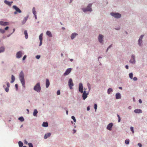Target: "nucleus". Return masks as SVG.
<instances>
[{
    "label": "nucleus",
    "instance_id": "13d9d810",
    "mask_svg": "<svg viewBox=\"0 0 147 147\" xmlns=\"http://www.w3.org/2000/svg\"><path fill=\"white\" fill-rule=\"evenodd\" d=\"M115 29L116 30H119L120 29V28H115Z\"/></svg>",
    "mask_w": 147,
    "mask_h": 147
},
{
    "label": "nucleus",
    "instance_id": "5701e85b",
    "mask_svg": "<svg viewBox=\"0 0 147 147\" xmlns=\"http://www.w3.org/2000/svg\"><path fill=\"white\" fill-rule=\"evenodd\" d=\"M50 85V82L48 79H47L46 80V88H47L49 87Z\"/></svg>",
    "mask_w": 147,
    "mask_h": 147
},
{
    "label": "nucleus",
    "instance_id": "c85d7f7f",
    "mask_svg": "<svg viewBox=\"0 0 147 147\" xmlns=\"http://www.w3.org/2000/svg\"><path fill=\"white\" fill-rule=\"evenodd\" d=\"M38 113V111L36 109H35L33 112V115L34 116H36V115Z\"/></svg>",
    "mask_w": 147,
    "mask_h": 147
},
{
    "label": "nucleus",
    "instance_id": "bb28decb",
    "mask_svg": "<svg viewBox=\"0 0 147 147\" xmlns=\"http://www.w3.org/2000/svg\"><path fill=\"white\" fill-rule=\"evenodd\" d=\"M42 126L44 127H47L48 126V123L47 122H44L42 124Z\"/></svg>",
    "mask_w": 147,
    "mask_h": 147
},
{
    "label": "nucleus",
    "instance_id": "f03ea898",
    "mask_svg": "<svg viewBox=\"0 0 147 147\" xmlns=\"http://www.w3.org/2000/svg\"><path fill=\"white\" fill-rule=\"evenodd\" d=\"M110 15L114 18L119 19L121 17V15L118 12H111L110 13Z\"/></svg>",
    "mask_w": 147,
    "mask_h": 147
},
{
    "label": "nucleus",
    "instance_id": "3c124183",
    "mask_svg": "<svg viewBox=\"0 0 147 147\" xmlns=\"http://www.w3.org/2000/svg\"><path fill=\"white\" fill-rule=\"evenodd\" d=\"M137 79H138L136 77H134L133 78V80L134 81H136V80H137Z\"/></svg>",
    "mask_w": 147,
    "mask_h": 147
},
{
    "label": "nucleus",
    "instance_id": "4468645a",
    "mask_svg": "<svg viewBox=\"0 0 147 147\" xmlns=\"http://www.w3.org/2000/svg\"><path fill=\"white\" fill-rule=\"evenodd\" d=\"M4 3H5L7 5L9 6H11V5L12 3H13V1H11L9 2V1H8L7 0H5L4 1Z\"/></svg>",
    "mask_w": 147,
    "mask_h": 147
},
{
    "label": "nucleus",
    "instance_id": "69168bd1",
    "mask_svg": "<svg viewBox=\"0 0 147 147\" xmlns=\"http://www.w3.org/2000/svg\"><path fill=\"white\" fill-rule=\"evenodd\" d=\"M71 61H73V59H69Z\"/></svg>",
    "mask_w": 147,
    "mask_h": 147
},
{
    "label": "nucleus",
    "instance_id": "1a4fd4ad",
    "mask_svg": "<svg viewBox=\"0 0 147 147\" xmlns=\"http://www.w3.org/2000/svg\"><path fill=\"white\" fill-rule=\"evenodd\" d=\"M22 51H20L17 53L16 54V57L18 59H19L22 56Z\"/></svg>",
    "mask_w": 147,
    "mask_h": 147
},
{
    "label": "nucleus",
    "instance_id": "37998d69",
    "mask_svg": "<svg viewBox=\"0 0 147 147\" xmlns=\"http://www.w3.org/2000/svg\"><path fill=\"white\" fill-rule=\"evenodd\" d=\"M40 55H37L36 56V58L37 59H40Z\"/></svg>",
    "mask_w": 147,
    "mask_h": 147
},
{
    "label": "nucleus",
    "instance_id": "774afa93",
    "mask_svg": "<svg viewBox=\"0 0 147 147\" xmlns=\"http://www.w3.org/2000/svg\"><path fill=\"white\" fill-rule=\"evenodd\" d=\"M73 131H74V133H75L76 132V130H75V129H74L73 130Z\"/></svg>",
    "mask_w": 147,
    "mask_h": 147
},
{
    "label": "nucleus",
    "instance_id": "603ef678",
    "mask_svg": "<svg viewBox=\"0 0 147 147\" xmlns=\"http://www.w3.org/2000/svg\"><path fill=\"white\" fill-rule=\"evenodd\" d=\"M9 28V27L8 26H6L5 28V30H7Z\"/></svg>",
    "mask_w": 147,
    "mask_h": 147
},
{
    "label": "nucleus",
    "instance_id": "a211bd4d",
    "mask_svg": "<svg viewBox=\"0 0 147 147\" xmlns=\"http://www.w3.org/2000/svg\"><path fill=\"white\" fill-rule=\"evenodd\" d=\"M113 124L112 123H110L107 126V129L110 131L111 130V128L113 126Z\"/></svg>",
    "mask_w": 147,
    "mask_h": 147
},
{
    "label": "nucleus",
    "instance_id": "e2e57ef3",
    "mask_svg": "<svg viewBox=\"0 0 147 147\" xmlns=\"http://www.w3.org/2000/svg\"><path fill=\"white\" fill-rule=\"evenodd\" d=\"M128 109H131V106H129V107H128Z\"/></svg>",
    "mask_w": 147,
    "mask_h": 147
},
{
    "label": "nucleus",
    "instance_id": "6ab92c4d",
    "mask_svg": "<svg viewBox=\"0 0 147 147\" xmlns=\"http://www.w3.org/2000/svg\"><path fill=\"white\" fill-rule=\"evenodd\" d=\"M116 98L117 99L121 98V95L120 93H117L116 94Z\"/></svg>",
    "mask_w": 147,
    "mask_h": 147
},
{
    "label": "nucleus",
    "instance_id": "dca6fc26",
    "mask_svg": "<svg viewBox=\"0 0 147 147\" xmlns=\"http://www.w3.org/2000/svg\"><path fill=\"white\" fill-rule=\"evenodd\" d=\"M71 68H68L66 70L65 73L64 74V76H66L68 74L71 72Z\"/></svg>",
    "mask_w": 147,
    "mask_h": 147
},
{
    "label": "nucleus",
    "instance_id": "052dcab7",
    "mask_svg": "<svg viewBox=\"0 0 147 147\" xmlns=\"http://www.w3.org/2000/svg\"><path fill=\"white\" fill-rule=\"evenodd\" d=\"M125 68L127 69H128V66L127 65H126L125 66Z\"/></svg>",
    "mask_w": 147,
    "mask_h": 147
},
{
    "label": "nucleus",
    "instance_id": "09e8293b",
    "mask_svg": "<svg viewBox=\"0 0 147 147\" xmlns=\"http://www.w3.org/2000/svg\"><path fill=\"white\" fill-rule=\"evenodd\" d=\"M24 142L25 144H28V142L26 140L24 141Z\"/></svg>",
    "mask_w": 147,
    "mask_h": 147
},
{
    "label": "nucleus",
    "instance_id": "4d7b16f0",
    "mask_svg": "<svg viewBox=\"0 0 147 147\" xmlns=\"http://www.w3.org/2000/svg\"><path fill=\"white\" fill-rule=\"evenodd\" d=\"M12 33H11L10 34H9L7 36V37H9L10 36V35L12 34Z\"/></svg>",
    "mask_w": 147,
    "mask_h": 147
},
{
    "label": "nucleus",
    "instance_id": "aec40b11",
    "mask_svg": "<svg viewBox=\"0 0 147 147\" xmlns=\"http://www.w3.org/2000/svg\"><path fill=\"white\" fill-rule=\"evenodd\" d=\"M46 34L49 37H52V35L50 31H47L46 32Z\"/></svg>",
    "mask_w": 147,
    "mask_h": 147
},
{
    "label": "nucleus",
    "instance_id": "412c9836",
    "mask_svg": "<svg viewBox=\"0 0 147 147\" xmlns=\"http://www.w3.org/2000/svg\"><path fill=\"white\" fill-rule=\"evenodd\" d=\"M5 48L3 46H1L0 47V53L4 52L5 51Z\"/></svg>",
    "mask_w": 147,
    "mask_h": 147
},
{
    "label": "nucleus",
    "instance_id": "2eb2a0df",
    "mask_svg": "<svg viewBox=\"0 0 147 147\" xmlns=\"http://www.w3.org/2000/svg\"><path fill=\"white\" fill-rule=\"evenodd\" d=\"M83 93L82 94V97L84 100H85L87 97V95L88 93H86V92L85 91H84Z\"/></svg>",
    "mask_w": 147,
    "mask_h": 147
},
{
    "label": "nucleus",
    "instance_id": "6e6d98bb",
    "mask_svg": "<svg viewBox=\"0 0 147 147\" xmlns=\"http://www.w3.org/2000/svg\"><path fill=\"white\" fill-rule=\"evenodd\" d=\"M139 102L140 103H142V101L141 99H139Z\"/></svg>",
    "mask_w": 147,
    "mask_h": 147
},
{
    "label": "nucleus",
    "instance_id": "864d4df0",
    "mask_svg": "<svg viewBox=\"0 0 147 147\" xmlns=\"http://www.w3.org/2000/svg\"><path fill=\"white\" fill-rule=\"evenodd\" d=\"M138 145L139 146V147H142V145L140 143H138Z\"/></svg>",
    "mask_w": 147,
    "mask_h": 147
},
{
    "label": "nucleus",
    "instance_id": "c03bdc74",
    "mask_svg": "<svg viewBox=\"0 0 147 147\" xmlns=\"http://www.w3.org/2000/svg\"><path fill=\"white\" fill-rule=\"evenodd\" d=\"M27 57V56L26 55H25L23 57V58H22V60H24L25 59H26V58Z\"/></svg>",
    "mask_w": 147,
    "mask_h": 147
},
{
    "label": "nucleus",
    "instance_id": "473e14b6",
    "mask_svg": "<svg viewBox=\"0 0 147 147\" xmlns=\"http://www.w3.org/2000/svg\"><path fill=\"white\" fill-rule=\"evenodd\" d=\"M18 119H19V120L20 121H21V122L23 121L24 120V119L23 117H20L18 118Z\"/></svg>",
    "mask_w": 147,
    "mask_h": 147
},
{
    "label": "nucleus",
    "instance_id": "c756f323",
    "mask_svg": "<svg viewBox=\"0 0 147 147\" xmlns=\"http://www.w3.org/2000/svg\"><path fill=\"white\" fill-rule=\"evenodd\" d=\"M43 34H41L39 36V38L40 40H42Z\"/></svg>",
    "mask_w": 147,
    "mask_h": 147
},
{
    "label": "nucleus",
    "instance_id": "a19ab883",
    "mask_svg": "<svg viewBox=\"0 0 147 147\" xmlns=\"http://www.w3.org/2000/svg\"><path fill=\"white\" fill-rule=\"evenodd\" d=\"M130 129L132 131V133H134V128L133 127H130Z\"/></svg>",
    "mask_w": 147,
    "mask_h": 147
},
{
    "label": "nucleus",
    "instance_id": "ddd939ff",
    "mask_svg": "<svg viewBox=\"0 0 147 147\" xmlns=\"http://www.w3.org/2000/svg\"><path fill=\"white\" fill-rule=\"evenodd\" d=\"M0 25L3 26H5L9 25V23L8 22L0 21Z\"/></svg>",
    "mask_w": 147,
    "mask_h": 147
},
{
    "label": "nucleus",
    "instance_id": "72a5a7b5",
    "mask_svg": "<svg viewBox=\"0 0 147 147\" xmlns=\"http://www.w3.org/2000/svg\"><path fill=\"white\" fill-rule=\"evenodd\" d=\"M129 78L131 79H132L133 78V74L132 73H129Z\"/></svg>",
    "mask_w": 147,
    "mask_h": 147
},
{
    "label": "nucleus",
    "instance_id": "ea45409f",
    "mask_svg": "<svg viewBox=\"0 0 147 147\" xmlns=\"http://www.w3.org/2000/svg\"><path fill=\"white\" fill-rule=\"evenodd\" d=\"M117 116L118 118V122H119L120 121V120H121V118H120V117L119 115L118 114L117 115Z\"/></svg>",
    "mask_w": 147,
    "mask_h": 147
},
{
    "label": "nucleus",
    "instance_id": "c9c22d12",
    "mask_svg": "<svg viewBox=\"0 0 147 147\" xmlns=\"http://www.w3.org/2000/svg\"><path fill=\"white\" fill-rule=\"evenodd\" d=\"M129 140H126L125 141V143L126 144H128L129 143Z\"/></svg>",
    "mask_w": 147,
    "mask_h": 147
},
{
    "label": "nucleus",
    "instance_id": "4c0bfd02",
    "mask_svg": "<svg viewBox=\"0 0 147 147\" xmlns=\"http://www.w3.org/2000/svg\"><path fill=\"white\" fill-rule=\"evenodd\" d=\"M28 145L29 147H33V146L32 144V143H29L28 144Z\"/></svg>",
    "mask_w": 147,
    "mask_h": 147
},
{
    "label": "nucleus",
    "instance_id": "79ce46f5",
    "mask_svg": "<svg viewBox=\"0 0 147 147\" xmlns=\"http://www.w3.org/2000/svg\"><path fill=\"white\" fill-rule=\"evenodd\" d=\"M94 109L95 110V111H96V109L97 108V105L96 104H95L94 105Z\"/></svg>",
    "mask_w": 147,
    "mask_h": 147
},
{
    "label": "nucleus",
    "instance_id": "49530a36",
    "mask_svg": "<svg viewBox=\"0 0 147 147\" xmlns=\"http://www.w3.org/2000/svg\"><path fill=\"white\" fill-rule=\"evenodd\" d=\"M40 43H39V46H41L42 45V40H40Z\"/></svg>",
    "mask_w": 147,
    "mask_h": 147
},
{
    "label": "nucleus",
    "instance_id": "4be33fe9",
    "mask_svg": "<svg viewBox=\"0 0 147 147\" xmlns=\"http://www.w3.org/2000/svg\"><path fill=\"white\" fill-rule=\"evenodd\" d=\"M51 135V133H49L45 134L44 136V138L45 139H47V138L50 136Z\"/></svg>",
    "mask_w": 147,
    "mask_h": 147
},
{
    "label": "nucleus",
    "instance_id": "f704fd0d",
    "mask_svg": "<svg viewBox=\"0 0 147 147\" xmlns=\"http://www.w3.org/2000/svg\"><path fill=\"white\" fill-rule=\"evenodd\" d=\"M5 32V31L4 30L0 29V33L2 34H3Z\"/></svg>",
    "mask_w": 147,
    "mask_h": 147
},
{
    "label": "nucleus",
    "instance_id": "6e6552de",
    "mask_svg": "<svg viewBox=\"0 0 147 147\" xmlns=\"http://www.w3.org/2000/svg\"><path fill=\"white\" fill-rule=\"evenodd\" d=\"M68 84L70 89H72V87L73 86L74 84L71 78L69 79L68 81Z\"/></svg>",
    "mask_w": 147,
    "mask_h": 147
},
{
    "label": "nucleus",
    "instance_id": "9d476101",
    "mask_svg": "<svg viewBox=\"0 0 147 147\" xmlns=\"http://www.w3.org/2000/svg\"><path fill=\"white\" fill-rule=\"evenodd\" d=\"M79 91L81 93H82L83 92V85L81 83H79Z\"/></svg>",
    "mask_w": 147,
    "mask_h": 147
},
{
    "label": "nucleus",
    "instance_id": "a878e982",
    "mask_svg": "<svg viewBox=\"0 0 147 147\" xmlns=\"http://www.w3.org/2000/svg\"><path fill=\"white\" fill-rule=\"evenodd\" d=\"M32 13L34 15H36V12L35 10V8L34 7H33L32 9Z\"/></svg>",
    "mask_w": 147,
    "mask_h": 147
},
{
    "label": "nucleus",
    "instance_id": "bf43d9fd",
    "mask_svg": "<svg viewBox=\"0 0 147 147\" xmlns=\"http://www.w3.org/2000/svg\"><path fill=\"white\" fill-rule=\"evenodd\" d=\"M87 111H89V110H90V107H87Z\"/></svg>",
    "mask_w": 147,
    "mask_h": 147
},
{
    "label": "nucleus",
    "instance_id": "a18cd8bd",
    "mask_svg": "<svg viewBox=\"0 0 147 147\" xmlns=\"http://www.w3.org/2000/svg\"><path fill=\"white\" fill-rule=\"evenodd\" d=\"M57 95H59L60 94V90H58L57 91Z\"/></svg>",
    "mask_w": 147,
    "mask_h": 147
},
{
    "label": "nucleus",
    "instance_id": "393cba45",
    "mask_svg": "<svg viewBox=\"0 0 147 147\" xmlns=\"http://www.w3.org/2000/svg\"><path fill=\"white\" fill-rule=\"evenodd\" d=\"M24 34L25 35V37L26 39H27L28 38V32L26 30H25L24 31Z\"/></svg>",
    "mask_w": 147,
    "mask_h": 147
},
{
    "label": "nucleus",
    "instance_id": "5fc2aeb1",
    "mask_svg": "<svg viewBox=\"0 0 147 147\" xmlns=\"http://www.w3.org/2000/svg\"><path fill=\"white\" fill-rule=\"evenodd\" d=\"M112 44H111L108 47L109 49H110L111 47H112Z\"/></svg>",
    "mask_w": 147,
    "mask_h": 147
},
{
    "label": "nucleus",
    "instance_id": "b1692460",
    "mask_svg": "<svg viewBox=\"0 0 147 147\" xmlns=\"http://www.w3.org/2000/svg\"><path fill=\"white\" fill-rule=\"evenodd\" d=\"M134 112L136 113H141L142 111L140 109H136L134 110Z\"/></svg>",
    "mask_w": 147,
    "mask_h": 147
},
{
    "label": "nucleus",
    "instance_id": "8fccbe9b",
    "mask_svg": "<svg viewBox=\"0 0 147 147\" xmlns=\"http://www.w3.org/2000/svg\"><path fill=\"white\" fill-rule=\"evenodd\" d=\"M7 87L9 88V86H10V84L9 82H7Z\"/></svg>",
    "mask_w": 147,
    "mask_h": 147
},
{
    "label": "nucleus",
    "instance_id": "cd10ccee",
    "mask_svg": "<svg viewBox=\"0 0 147 147\" xmlns=\"http://www.w3.org/2000/svg\"><path fill=\"white\" fill-rule=\"evenodd\" d=\"M11 83H13L14 82V81H15V77L13 75H12V76H11Z\"/></svg>",
    "mask_w": 147,
    "mask_h": 147
},
{
    "label": "nucleus",
    "instance_id": "2f4dec72",
    "mask_svg": "<svg viewBox=\"0 0 147 147\" xmlns=\"http://www.w3.org/2000/svg\"><path fill=\"white\" fill-rule=\"evenodd\" d=\"M112 91L113 90L111 88H109L107 92L109 94L110 93L112 92Z\"/></svg>",
    "mask_w": 147,
    "mask_h": 147
},
{
    "label": "nucleus",
    "instance_id": "58836bf2",
    "mask_svg": "<svg viewBox=\"0 0 147 147\" xmlns=\"http://www.w3.org/2000/svg\"><path fill=\"white\" fill-rule=\"evenodd\" d=\"M71 118L74 120V122H76V120L74 116H72L71 117Z\"/></svg>",
    "mask_w": 147,
    "mask_h": 147
},
{
    "label": "nucleus",
    "instance_id": "7ed1b4c3",
    "mask_svg": "<svg viewBox=\"0 0 147 147\" xmlns=\"http://www.w3.org/2000/svg\"><path fill=\"white\" fill-rule=\"evenodd\" d=\"M19 77L20 81L22 85L23 86L25 87V83L24 79V75L22 71H21L19 75Z\"/></svg>",
    "mask_w": 147,
    "mask_h": 147
},
{
    "label": "nucleus",
    "instance_id": "20e7f679",
    "mask_svg": "<svg viewBox=\"0 0 147 147\" xmlns=\"http://www.w3.org/2000/svg\"><path fill=\"white\" fill-rule=\"evenodd\" d=\"M144 36V35H141L139 37V39L138 40V44L140 47H142L143 46V38Z\"/></svg>",
    "mask_w": 147,
    "mask_h": 147
},
{
    "label": "nucleus",
    "instance_id": "423d86ee",
    "mask_svg": "<svg viewBox=\"0 0 147 147\" xmlns=\"http://www.w3.org/2000/svg\"><path fill=\"white\" fill-rule=\"evenodd\" d=\"M104 36L103 35L101 34H99L98 35V42L100 43L103 44V43L104 41Z\"/></svg>",
    "mask_w": 147,
    "mask_h": 147
},
{
    "label": "nucleus",
    "instance_id": "f8f14e48",
    "mask_svg": "<svg viewBox=\"0 0 147 147\" xmlns=\"http://www.w3.org/2000/svg\"><path fill=\"white\" fill-rule=\"evenodd\" d=\"M78 35V34L76 32H74L72 33L70 36L71 39L72 40H73L76 37V36Z\"/></svg>",
    "mask_w": 147,
    "mask_h": 147
},
{
    "label": "nucleus",
    "instance_id": "338daca9",
    "mask_svg": "<svg viewBox=\"0 0 147 147\" xmlns=\"http://www.w3.org/2000/svg\"><path fill=\"white\" fill-rule=\"evenodd\" d=\"M17 13V12L16 11L14 12V14H16Z\"/></svg>",
    "mask_w": 147,
    "mask_h": 147
},
{
    "label": "nucleus",
    "instance_id": "680f3d73",
    "mask_svg": "<svg viewBox=\"0 0 147 147\" xmlns=\"http://www.w3.org/2000/svg\"><path fill=\"white\" fill-rule=\"evenodd\" d=\"M34 17H35V19L36 20L37 19V16H36V15H34Z\"/></svg>",
    "mask_w": 147,
    "mask_h": 147
},
{
    "label": "nucleus",
    "instance_id": "7c9ffc66",
    "mask_svg": "<svg viewBox=\"0 0 147 147\" xmlns=\"http://www.w3.org/2000/svg\"><path fill=\"white\" fill-rule=\"evenodd\" d=\"M18 144L20 147H22L23 146V143L20 141L19 142Z\"/></svg>",
    "mask_w": 147,
    "mask_h": 147
},
{
    "label": "nucleus",
    "instance_id": "39448f33",
    "mask_svg": "<svg viewBox=\"0 0 147 147\" xmlns=\"http://www.w3.org/2000/svg\"><path fill=\"white\" fill-rule=\"evenodd\" d=\"M34 90L38 92L40 91L41 90V87L40 86V84L39 83H37V84L35 86L34 88Z\"/></svg>",
    "mask_w": 147,
    "mask_h": 147
},
{
    "label": "nucleus",
    "instance_id": "f257e3e1",
    "mask_svg": "<svg viewBox=\"0 0 147 147\" xmlns=\"http://www.w3.org/2000/svg\"><path fill=\"white\" fill-rule=\"evenodd\" d=\"M92 3H89L87 5L86 7L82 8L81 9L84 13L87 12H91L92 11Z\"/></svg>",
    "mask_w": 147,
    "mask_h": 147
},
{
    "label": "nucleus",
    "instance_id": "9b49d317",
    "mask_svg": "<svg viewBox=\"0 0 147 147\" xmlns=\"http://www.w3.org/2000/svg\"><path fill=\"white\" fill-rule=\"evenodd\" d=\"M12 7L16 10V11H17V12H18L19 13H22V11L21 10L16 6L15 5H13Z\"/></svg>",
    "mask_w": 147,
    "mask_h": 147
},
{
    "label": "nucleus",
    "instance_id": "0e129e2a",
    "mask_svg": "<svg viewBox=\"0 0 147 147\" xmlns=\"http://www.w3.org/2000/svg\"><path fill=\"white\" fill-rule=\"evenodd\" d=\"M15 87L16 88H18V85L17 84H16L15 85Z\"/></svg>",
    "mask_w": 147,
    "mask_h": 147
},
{
    "label": "nucleus",
    "instance_id": "f3484780",
    "mask_svg": "<svg viewBox=\"0 0 147 147\" xmlns=\"http://www.w3.org/2000/svg\"><path fill=\"white\" fill-rule=\"evenodd\" d=\"M29 17V16L28 15L27 16L25 17L23 20L22 22V25H24L25 24L26 22V21L28 20V19Z\"/></svg>",
    "mask_w": 147,
    "mask_h": 147
},
{
    "label": "nucleus",
    "instance_id": "de8ad7c7",
    "mask_svg": "<svg viewBox=\"0 0 147 147\" xmlns=\"http://www.w3.org/2000/svg\"><path fill=\"white\" fill-rule=\"evenodd\" d=\"M5 91L7 92H8L9 91V88H6L5 89Z\"/></svg>",
    "mask_w": 147,
    "mask_h": 147
},
{
    "label": "nucleus",
    "instance_id": "0eeeda50",
    "mask_svg": "<svg viewBox=\"0 0 147 147\" xmlns=\"http://www.w3.org/2000/svg\"><path fill=\"white\" fill-rule=\"evenodd\" d=\"M135 58V56L134 54L132 55L131 56V58L129 61L130 63L132 64H135L136 62Z\"/></svg>",
    "mask_w": 147,
    "mask_h": 147
},
{
    "label": "nucleus",
    "instance_id": "e433bc0d",
    "mask_svg": "<svg viewBox=\"0 0 147 147\" xmlns=\"http://www.w3.org/2000/svg\"><path fill=\"white\" fill-rule=\"evenodd\" d=\"M87 86L89 90H90L91 89V86L90 84L89 83H88L87 84Z\"/></svg>",
    "mask_w": 147,
    "mask_h": 147
}]
</instances>
